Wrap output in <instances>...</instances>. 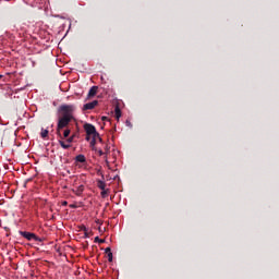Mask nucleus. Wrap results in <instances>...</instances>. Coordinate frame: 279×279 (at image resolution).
<instances>
[{
	"label": "nucleus",
	"mask_w": 279,
	"mask_h": 279,
	"mask_svg": "<svg viewBox=\"0 0 279 279\" xmlns=\"http://www.w3.org/2000/svg\"><path fill=\"white\" fill-rule=\"evenodd\" d=\"M59 112V120L57 124V134L62 138V134H60L61 130H64V128H69V123L74 119L73 113L75 112V106L74 105H61L58 108Z\"/></svg>",
	"instance_id": "obj_1"
},
{
	"label": "nucleus",
	"mask_w": 279,
	"mask_h": 279,
	"mask_svg": "<svg viewBox=\"0 0 279 279\" xmlns=\"http://www.w3.org/2000/svg\"><path fill=\"white\" fill-rule=\"evenodd\" d=\"M84 130L86 132V141H90V138L94 136H98L99 137V133L97 132V129L95 128V125L90 124V123H85L84 124Z\"/></svg>",
	"instance_id": "obj_2"
},
{
	"label": "nucleus",
	"mask_w": 279,
	"mask_h": 279,
	"mask_svg": "<svg viewBox=\"0 0 279 279\" xmlns=\"http://www.w3.org/2000/svg\"><path fill=\"white\" fill-rule=\"evenodd\" d=\"M21 235L24 239H27V241H40V239L35 233H32V232L22 231Z\"/></svg>",
	"instance_id": "obj_3"
},
{
	"label": "nucleus",
	"mask_w": 279,
	"mask_h": 279,
	"mask_svg": "<svg viewBox=\"0 0 279 279\" xmlns=\"http://www.w3.org/2000/svg\"><path fill=\"white\" fill-rule=\"evenodd\" d=\"M13 141H14V138H10L9 134H3L1 145H2V147H8V146H10V143H12Z\"/></svg>",
	"instance_id": "obj_4"
},
{
	"label": "nucleus",
	"mask_w": 279,
	"mask_h": 279,
	"mask_svg": "<svg viewBox=\"0 0 279 279\" xmlns=\"http://www.w3.org/2000/svg\"><path fill=\"white\" fill-rule=\"evenodd\" d=\"M99 105L98 100H94L92 102H87L83 106V110H94L96 106Z\"/></svg>",
	"instance_id": "obj_5"
},
{
	"label": "nucleus",
	"mask_w": 279,
	"mask_h": 279,
	"mask_svg": "<svg viewBox=\"0 0 279 279\" xmlns=\"http://www.w3.org/2000/svg\"><path fill=\"white\" fill-rule=\"evenodd\" d=\"M72 193L77 195V197H82V193H84V185L76 186V189L72 190Z\"/></svg>",
	"instance_id": "obj_6"
},
{
	"label": "nucleus",
	"mask_w": 279,
	"mask_h": 279,
	"mask_svg": "<svg viewBox=\"0 0 279 279\" xmlns=\"http://www.w3.org/2000/svg\"><path fill=\"white\" fill-rule=\"evenodd\" d=\"M97 90H99V87H97V86L90 87L87 97H89V98L95 97V95H97Z\"/></svg>",
	"instance_id": "obj_7"
},
{
	"label": "nucleus",
	"mask_w": 279,
	"mask_h": 279,
	"mask_svg": "<svg viewBox=\"0 0 279 279\" xmlns=\"http://www.w3.org/2000/svg\"><path fill=\"white\" fill-rule=\"evenodd\" d=\"M97 186L100 189V191L106 190V183L102 180H97Z\"/></svg>",
	"instance_id": "obj_8"
},
{
	"label": "nucleus",
	"mask_w": 279,
	"mask_h": 279,
	"mask_svg": "<svg viewBox=\"0 0 279 279\" xmlns=\"http://www.w3.org/2000/svg\"><path fill=\"white\" fill-rule=\"evenodd\" d=\"M89 145L93 147V149H95V145H97V136H92Z\"/></svg>",
	"instance_id": "obj_9"
},
{
	"label": "nucleus",
	"mask_w": 279,
	"mask_h": 279,
	"mask_svg": "<svg viewBox=\"0 0 279 279\" xmlns=\"http://www.w3.org/2000/svg\"><path fill=\"white\" fill-rule=\"evenodd\" d=\"M59 144L61 145V147L63 149H70L71 148V144H65L64 141L60 140Z\"/></svg>",
	"instance_id": "obj_10"
},
{
	"label": "nucleus",
	"mask_w": 279,
	"mask_h": 279,
	"mask_svg": "<svg viewBox=\"0 0 279 279\" xmlns=\"http://www.w3.org/2000/svg\"><path fill=\"white\" fill-rule=\"evenodd\" d=\"M75 160L76 162H86V157L84 155H78Z\"/></svg>",
	"instance_id": "obj_11"
},
{
	"label": "nucleus",
	"mask_w": 279,
	"mask_h": 279,
	"mask_svg": "<svg viewBox=\"0 0 279 279\" xmlns=\"http://www.w3.org/2000/svg\"><path fill=\"white\" fill-rule=\"evenodd\" d=\"M116 112V119L119 121L121 119V109L117 106L114 109Z\"/></svg>",
	"instance_id": "obj_12"
},
{
	"label": "nucleus",
	"mask_w": 279,
	"mask_h": 279,
	"mask_svg": "<svg viewBox=\"0 0 279 279\" xmlns=\"http://www.w3.org/2000/svg\"><path fill=\"white\" fill-rule=\"evenodd\" d=\"M40 136L41 138H47L49 136V130L41 129Z\"/></svg>",
	"instance_id": "obj_13"
},
{
	"label": "nucleus",
	"mask_w": 279,
	"mask_h": 279,
	"mask_svg": "<svg viewBox=\"0 0 279 279\" xmlns=\"http://www.w3.org/2000/svg\"><path fill=\"white\" fill-rule=\"evenodd\" d=\"M70 135H71V130L65 129L64 132H63V138H69Z\"/></svg>",
	"instance_id": "obj_14"
},
{
	"label": "nucleus",
	"mask_w": 279,
	"mask_h": 279,
	"mask_svg": "<svg viewBox=\"0 0 279 279\" xmlns=\"http://www.w3.org/2000/svg\"><path fill=\"white\" fill-rule=\"evenodd\" d=\"M109 191H110V190H106V189H105V190H101V193H100L101 197H104V198L108 197Z\"/></svg>",
	"instance_id": "obj_15"
},
{
	"label": "nucleus",
	"mask_w": 279,
	"mask_h": 279,
	"mask_svg": "<svg viewBox=\"0 0 279 279\" xmlns=\"http://www.w3.org/2000/svg\"><path fill=\"white\" fill-rule=\"evenodd\" d=\"M94 241L95 243H106V240H101L99 236H96Z\"/></svg>",
	"instance_id": "obj_16"
},
{
	"label": "nucleus",
	"mask_w": 279,
	"mask_h": 279,
	"mask_svg": "<svg viewBox=\"0 0 279 279\" xmlns=\"http://www.w3.org/2000/svg\"><path fill=\"white\" fill-rule=\"evenodd\" d=\"M83 232H85V239H88V229L86 227H82Z\"/></svg>",
	"instance_id": "obj_17"
},
{
	"label": "nucleus",
	"mask_w": 279,
	"mask_h": 279,
	"mask_svg": "<svg viewBox=\"0 0 279 279\" xmlns=\"http://www.w3.org/2000/svg\"><path fill=\"white\" fill-rule=\"evenodd\" d=\"M107 256H108L109 263H112V253H108Z\"/></svg>",
	"instance_id": "obj_18"
},
{
	"label": "nucleus",
	"mask_w": 279,
	"mask_h": 279,
	"mask_svg": "<svg viewBox=\"0 0 279 279\" xmlns=\"http://www.w3.org/2000/svg\"><path fill=\"white\" fill-rule=\"evenodd\" d=\"M105 252H106V254H112V251H111L110 247H107V248L105 250Z\"/></svg>",
	"instance_id": "obj_19"
},
{
	"label": "nucleus",
	"mask_w": 279,
	"mask_h": 279,
	"mask_svg": "<svg viewBox=\"0 0 279 279\" xmlns=\"http://www.w3.org/2000/svg\"><path fill=\"white\" fill-rule=\"evenodd\" d=\"M73 142V137H68L66 138V143H69V145H70V143H72Z\"/></svg>",
	"instance_id": "obj_20"
},
{
	"label": "nucleus",
	"mask_w": 279,
	"mask_h": 279,
	"mask_svg": "<svg viewBox=\"0 0 279 279\" xmlns=\"http://www.w3.org/2000/svg\"><path fill=\"white\" fill-rule=\"evenodd\" d=\"M61 206H69V202L63 201V202L61 203Z\"/></svg>",
	"instance_id": "obj_21"
},
{
	"label": "nucleus",
	"mask_w": 279,
	"mask_h": 279,
	"mask_svg": "<svg viewBox=\"0 0 279 279\" xmlns=\"http://www.w3.org/2000/svg\"><path fill=\"white\" fill-rule=\"evenodd\" d=\"M101 121H110V119H108V117L104 116V117L101 118Z\"/></svg>",
	"instance_id": "obj_22"
},
{
	"label": "nucleus",
	"mask_w": 279,
	"mask_h": 279,
	"mask_svg": "<svg viewBox=\"0 0 279 279\" xmlns=\"http://www.w3.org/2000/svg\"><path fill=\"white\" fill-rule=\"evenodd\" d=\"M105 150H106V154H108L110 151V147L106 145Z\"/></svg>",
	"instance_id": "obj_23"
},
{
	"label": "nucleus",
	"mask_w": 279,
	"mask_h": 279,
	"mask_svg": "<svg viewBox=\"0 0 279 279\" xmlns=\"http://www.w3.org/2000/svg\"><path fill=\"white\" fill-rule=\"evenodd\" d=\"M98 154H99V156H104V154H106V153H104V150L99 149Z\"/></svg>",
	"instance_id": "obj_24"
},
{
	"label": "nucleus",
	"mask_w": 279,
	"mask_h": 279,
	"mask_svg": "<svg viewBox=\"0 0 279 279\" xmlns=\"http://www.w3.org/2000/svg\"><path fill=\"white\" fill-rule=\"evenodd\" d=\"M96 138H98L99 143H104V140L101 138V136L98 135V137Z\"/></svg>",
	"instance_id": "obj_25"
},
{
	"label": "nucleus",
	"mask_w": 279,
	"mask_h": 279,
	"mask_svg": "<svg viewBox=\"0 0 279 279\" xmlns=\"http://www.w3.org/2000/svg\"><path fill=\"white\" fill-rule=\"evenodd\" d=\"M70 208H77V205L72 204V205H70Z\"/></svg>",
	"instance_id": "obj_26"
},
{
	"label": "nucleus",
	"mask_w": 279,
	"mask_h": 279,
	"mask_svg": "<svg viewBox=\"0 0 279 279\" xmlns=\"http://www.w3.org/2000/svg\"><path fill=\"white\" fill-rule=\"evenodd\" d=\"M70 138H73V140H74V138H75V135L70 136Z\"/></svg>",
	"instance_id": "obj_27"
},
{
	"label": "nucleus",
	"mask_w": 279,
	"mask_h": 279,
	"mask_svg": "<svg viewBox=\"0 0 279 279\" xmlns=\"http://www.w3.org/2000/svg\"><path fill=\"white\" fill-rule=\"evenodd\" d=\"M1 77H3V75H0V80H1Z\"/></svg>",
	"instance_id": "obj_28"
}]
</instances>
